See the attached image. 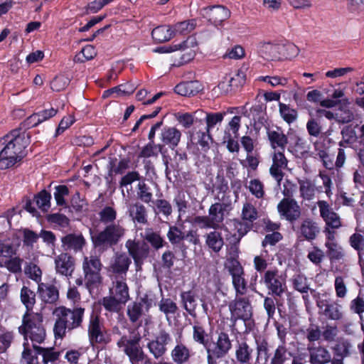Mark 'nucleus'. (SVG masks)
<instances>
[{
	"label": "nucleus",
	"instance_id": "nucleus-40",
	"mask_svg": "<svg viewBox=\"0 0 364 364\" xmlns=\"http://www.w3.org/2000/svg\"><path fill=\"white\" fill-rule=\"evenodd\" d=\"M181 299L185 310L191 315L195 314L197 302L194 294L191 291H183L181 294Z\"/></svg>",
	"mask_w": 364,
	"mask_h": 364
},
{
	"label": "nucleus",
	"instance_id": "nucleus-58",
	"mask_svg": "<svg viewBox=\"0 0 364 364\" xmlns=\"http://www.w3.org/2000/svg\"><path fill=\"white\" fill-rule=\"evenodd\" d=\"M51 195L46 191L40 192L36 197V203L39 208L48 211L50 207Z\"/></svg>",
	"mask_w": 364,
	"mask_h": 364
},
{
	"label": "nucleus",
	"instance_id": "nucleus-10",
	"mask_svg": "<svg viewBox=\"0 0 364 364\" xmlns=\"http://www.w3.org/2000/svg\"><path fill=\"white\" fill-rule=\"evenodd\" d=\"M264 283L274 295L281 296L284 291L285 279L276 268L267 270L263 277Z\"/></svg>",
	"mask_w": 364,
	"mask_h": 364
},
{
	"label": "nucleus",
	"instance_id": "nucleus-61",
	"mask_svg": "<svg viewBox=\"0 0 364 364\" xmlns=\"http://www.w3.org/2000/svg\"><path fill=\"white\" fill-rule=\"evenodd\" d=\"M161 146L156 145L154 144V141L147 144L143 149H141L139 156L143 158H149L151 156H157L159 152L161 151Z\"/></svg>",
	"mask_w": 364,
	"mask_h": 364
},
{
	"label": "nucleus",
	"instance_id": "nucleus-5",
	"mask_svg": "<svg viewBox=\"0 0 364 364\" xmlns=\"http://www.w3.org/2000/svg\"><path fill=\"white\" fill-rule=\"evenodd\" d=\"M225 267L231 276L235 296L245 295L247 292V282L245 278L244 268L240 262L235 258H229L227 259Z\"/></svg>",
	"mask_w": 364,
	"mask_h": 364
},
{
	"label": "nucleus",
	"instance_id": "nucleus-47",
	"mask_svg": "<svg viewBox=\"0 0 364 364\" xmlns=\"http://www.w3.org/2000/svg\"><path fill=\"white\" fill-rule=\"evenodd\" d=\"M144 238L156 250L164 246V240L163 238L159 234L154 232L151 228H146L145 230Z\"/></svg>",
	"mask_w": 364,
	"mask_h": 364
},
{
	"label": "nucleus",
	"instance_id": "nucleus-6",
	"mask_svg": "<svg viewBox=\"0 0 364 364\" xmlns=\"http://www.w3.org/2000/svg\"><path fill=\"white\" fill-rule=\"evenodd\" d=\"M88 338L92 346L107 345L111 341V336L100 321L99 316L92 312L88 324Z\"/></svg>",
	"mask_w": 364,
	"mask_h": 364
},
{
	"label": "nucleus",
	"instance_id": "nucleus-57",
	"mask_svg": "<svg viewBox=\"0 0 364 364\" xmlns=\"http://www.w3.org/2000/svg\"><path fill=\"white\" fill-rule=\"evenodd\" d=\"M247 188L257 198H262L264 196V185L259 179L250 180Z\"/></svg>",
	"mask_w": 364,
	"mask_h": 364
},
{
	"label": "nucleus",
	"instance_id": "nucleus-50",
	"mask_svg": "<svg viewBox=\"0 0 364 364\" xmlns=\"http://www.w3.org/2000/svg\"><path fill=\"white\" fill-rule=\"evenodd\" d=\"M137 196L141 201L146 203H149L152 200V193L144 181H139L137 185Z\"/></svg>",
	"mask_w": 364,
	"mask_h": 364
},
{
	"label": "nucleus",
	"instance_id": "nucleus-37",
	"mask_svg": "<svg viewBox=\"0 0 364 364\" xmlns=\"http://www.w3.org/2000/svg\"><path fill=\"white\" fill-rule=\"evenodd\" d=\"M205 243L215 252H218L224 244L221 234L217 231H213L206 235Z\"/></svg>",
	"mask_w": 364,
	"mask_h": 364
},
{
	"label": "nucleus",
	"instance_id": "nucleus-62",
	"mask_svg": "<svg viewBox=\"0 0 364 364\" xmlns=\"http://www.w3.org/2000/svg\"><path fill=\"white\" fill-rule=\"evenodd\" d=\"M34 349L37 353L43 355V361L46 363L57 360L59 356V353L53 351V348L38 346Z\"/></svg>",
	"mask_w": 364,
	"mask_h": 364
},
{
	"label": "nucleus",
	"instance_id": "nucleus-31",
	"mask_svg": "<svg viewBox=\"0 0 364 364\" xmlns=\"http://www.w3.org/2000/svg\"><path fill=\"white\" fill-rule=\"evenodd\" d=\"M202 90L198 81L183 82L175 87V92L182 96H193Z\"/></svg>",
	"mask_w": 364,
	"mask_h": 364
},
{
	"label": "nucleus",
	"instance_id": "nucleus-30",
	"mask_svg": "<svg viewBox=\"0 0 364 364\" xmlns=\"http://www.w3.org/2000/svg\"><path fill=\"white\" fill-rule=\"evenodd\" d=\"M267 136L270 141L272 147L276 150L277 148L284 151L287 144V138L286 135L279 128L268 129Z\"/></svg>",
	"mask_w": 364,
	"mask_h": 364
},
{
	"label": "nucleus",
	"instance_id": "nucleus-63",
	"mask_svg": "<svg viewBox=\"0 0 364 364\" xmlns=\"http://www.w3.org/2000/svg\"><path fill=\"white\" fill-rule=\"evenodd\" d=\"M70 83V78L65 75L57 76L50 83V87L54 91H61L64 90Z\"/></svg>",
	"mask_w": 364,
	"mask_h": 364
},
{
	"label": "nucleus",
	"instance_id": "nucleus-45",
	"mask_svg": "<svg viewBox=\"0 0 364 364\" xmlns=\"http://www.w3.org/2000/svg\"><path fill=\"white\" fill-rule=\"evenodd\" d=\"M293 287L301 293H307L310 289L307 278L303 274H295L291 279Z\"/></svg>",
	"mask_w": 364,
	"mask_h": 364
},
{
	"label": "nucleus",
	"instance_id": "nucleus-48",
	"mask_svg": "<svg viewBox=\"0 0 364 364\" xmlns=\"http://www.w3.org/2000/svg\"><path fill=\"white\" fill-rule=\"evenodd\" d=\"M279 107L280 115L286 122L291 124L296 119L298 114L296 109L282 102H279Z\"/></svg>",
	"mask_w": 364,
	"mask_h": 364
},
{
	"label": "nucleus",
	"instance_id": "nucleus-2",
	"mask_svg": "<svg viewBox=\"0 0 364 364\" xmlns=\"http://www.w3.org/2000/svg\"><path fill=\"white\" fill-rule=\"evenodd\" d=\"M85 309L76 307L68 309L65 306H59L55 309L53 314L56 320L53 327V332L56 338H63L66 331H72L81 326Z\"/></svg>",
	"mask_w": 364,
	"mask_h": 364
},
{
	"label": "nucleus",
	"instance_id": "nucleus-24",
	"mask_svg": "<svg viewBox=\"0 0 364 364\" xmlns=\"http://www.w3.org/2000/svg\"><path fill=\"white\" fill-rule=\"evenodd\" d=\"M309 362L311 364H326L331 360V354L325 347L313 345L309 347Z\"/></svg>",
	"mask_w": 364,
	"mask_h": 364
},
{
	"label": "nucleus",
	"instance_id": "nucleus-55",
	"mask_svg": "<svg viewBox=\"0 0 364 364\" xmlns=\"http://www.w3.org/2000/svg\"><path fill=\"white\" fill-rule=\"evenodd\" d=\"M288 355H290V353L287 351L284 345L282 344L279 346L275 350L274 356L271 360V364H284L288 359Z\"/></svg>",
	"mask_w": 364,
	"mask_h": 364
},
{
	"label": "nucleus",
	"instance_id": "nucleus-23",
	"mask_svg": "<svg viewBox=\"0 0 364 364\" xmlns=\"http://www.w3.org/2000/svg\"><path fill=\"white\" fill-rule=\"evenodd\" d=\"M43 321V316L41 313H35L33 311H26L22 317V324L18 327V331L21 333L38 326H42Z\"/></svg>",
	"mask_w": 364,
	"mask_h": 364
},
{
	"label": "nucleus",
	"instance_id": "nucleus-19",
	"mask_svg": "<svg viewBox=\"0 0 364 364\" xmlns=\"http://www.w3.org/2000/svg\"><path fill=\"white\" fill-rule=\"evenodd\" d=\"M171 341L169 334L162 331L154 340L148 343L147 348L155 358H159L166 353V346Z\"/></svg>",
	"mask_w": 364,
	"mask_h": 364
},
{
	"label": "nucleus",
	"instance_id": "nucleus-34",
	"mask_svg": "<svg viewBox=\"0 0 364 364\" xmlns=\"http://www.w3.org/2000/svg\"><path fill=\"white\" fill-rule=\"evenodd\" d=\"M252 348L246 342H240L235 348V358L239 363L247 364L252 358Z\"/></svg>",
	"mask_w": 364,
	"mask_h": 364
},
{
	"label": "nucleus",
	"instance_id": "nucleus-33",
	"mask_svg": "<svg viewBox=\"0 0 364 364\" xmlns=\"http://www.w3.org/2000/svg\"><path fill=\"white\" fill-rule=\"evenodd\" d=\"M21 334L24 336L26 340L29 338L31 341L33 348L38 347L37 344L42 343L46 336L43 326H38L37 328H32V330L27 331Z\"/></svg>",
	"mask_w": 364,
	"mask_h": 364
},
{
	"label": "nucleus",
	"instance_id": "nucleus-3",
	"mask_svg": "<svg viewBox=\"0 0 364 364\" xmlns=\"http://www.w3.org/2000/svg\"><path fill=\"white\" fill-rule=\"evenodd\" d=\"M125 228L119 223L107 225L102 230L92 236V241L95 248L105 251L116 245L124 236Z\"/></svg>",
	"mask_w": 364,
	"mask_h": 364
},
{
	"label": "nucleus",
	"instance_id": "nucleus-22",
	"mask_svg": "<svg viewBox=\"0 0 364 364\" xmlns=\"http://www.w3.org/2000/svg\"><path fill=\"white\" fill-rule=\"evenodd\" d=\"M130 264L131 259L125 253H117L110 261L108 271L117 274H126Z\"/></svg>",
	"mask_w": 364,
	"mask_h": 364
},
{
	"label": "nucleus",
	"instance_id": "nucleus-29",
	"mask_svg": "<svg viewBox=\"0 0 364 364\" xmlns=\"http://www.w3.org/2000/svg\"><path fill=\"white\" fill-rule=\"evenodd\" d=\"M128 213L134 223L145 225L147 223V211L144 205L139 202L129 203Z\"/></svg>",
	"mask_w": 364,
	"mask_h": 364
},
{
	"label": "nucleus",
	"instance_id": "nucleus-49",
	"mask_svg": "<svg viewBox=\"0 0 364 364\" xmlns=\"http://www.w3.org/2000/svg\"><path fill=\"white\" fill-rule=\"evenodd\" d=\"M139 179L140 175L137 171H129L121 178V181H119V186L122 188H126L127 191L129 193L132 188L129 189L128 186L132 185V183L135 181H139ZM122 195L124 196V189H122Z\"/></svg>",
	"mask_w": 364,
	"mask_h": 364
},
{
	"label": "nucleus",
	"instance_id": "nucleus-16",
	"mask_svg": "<svg viewBox=\"0 0 364 364\" xmlns=\"http://www.w3.org/2000/svg\"><path fill=\"white\" fill-rule=\"evenodd\" d=\"M287 163L288 161L284 154V151L281 149L278 151L274 150L272 156V165L269 168V173L279 185L284 176L282 170L287 166Z\"/></svg>",
	"mask_w": 364,
	"mask_h": 364
},
{
	"label": "nucleus",
	"instance_id": "nucleus-59",
	"mask_svg": "<svg viewBox=\"0 0 364 364\" xmlns=\"http://www.w3.org/2000/svg\"><path fill=\"white\" fill-rule=\"evenodd\" d=\"M124 304L120 301L117 298L110 294L109 296L105 297L102 299V304L109 311H118L120 305Z\"/></svg>",
	"mask_w": 364,
	"mask_h": 364
},
{
	"label": "nucleus",
	"instance_id": "nucleus-15",
	"mask_svg": "<svg viewBox=\"0 0 364 364\" xmlns=\"http://www.w3.org/2000/svg\"><path fill=\"white\" fill-rule=\"evenodd\" d=\"M201 14L215 26L220 25L230 16V11L223 6L203 8Z\"/></svg>",
	"mask_w": 364,
	"mask_h": 364
},
{
	"label": "nucleus",
	"instance_id": "nucleus-8",
	"mask_svg": "<svg viewBox=\"0 0 364 364\" xmlns=\"http://www.w3.org/2000/svg\"><path fill=\"white\" fill-rule=\"evenodd\" d=\"M140 338L134 336L132 338H127L122 336L117 342L119 348H124V351L129 358L132 364H138L146 358L142 349L139 346Z\"/></svg>",
	"mask_w": 364,
	"mask_h": 364
},
{
	"label": "nucleus",
	"instance_id": "nucleus-25",
	"mask_svg": "<svg viewBox=\"0 0 364 364\" xmlns=\"http://www.w3.org/2000/svg\"><path fill=\"white\" fill-rule=\"evenodd\" d=\"M109 293L120 301L126 303L128 301L129 298V289L124 277L116 276L114 277L112 287L109 289Z\"/></svg>",
	"mask_w": 364,
	"mask_h": 364
},
{
	"label": "nucleus",
	"instance_id": "nucleus-64",
	"mask_svg": "<svg viewBox=\"0 0 364 364\" xmlns=\"http://www.w3.org/2000/svg\"><path fill=\"white\" fill-rule=\"evenodd\" d=\"M69 194V189L66 186L61 185L55 188L54 198L58 205L66 204L65 198Z\"/></svg>",
	"mask_w": 364,
	"mask_h": 364
},
{
	"label": "nucleus",
	"instance_id": "nucleus-52",
	"mask_svg": "<svg viewBox=\"0 0 364 364\" xmlns=\"http://www.w3.org/2000/svg\"><path fill=\"white\" fill-rule=\"evenodd\" d=\"M159 310L163 312L168 318V315L174 314L177 309V305L171 299H162L159 304Z\"/></svg>",
	"mask_w": 364,
	"mask_h": 364
},
{
	"label": "nucleus",
	"instance_id": "nucleus-35",
	"mask_svg": "<svg viewBox=\"0 0 364 364\" xmlns=\"http://www.w3.org/2000/svg\"><path fill=\"white\" fill-rule=\"evenodd\" d=\"M171 358L176 364H183L186 363L191 356L189 349L183 344H178L171 351Z\"/></svg>",
	"mask_w": 364,
	"mask_h": 364
},
{
	"label": "nucleus",
	"instance_id": "nucleus-44",
	"mask_svg": "<svg viewBox=\"0 0 364 364\" xmlns=\"http://www.w3.org/2000/svg\"><path fill=\"white\" fill-rule=\"evenodd\" d=\"M129 161L125 159L117 161V159H111L108 165V174H122L129 168Z\"/></svg>",
	"mask_w": 364,
	"mask_h": 364
},
{
	"label": "nucleus",
	"instance_id": "nucleus-9",
	"mask_svg": "<svg viewBox=\"0 0 364 364\" xmlns=\"http://www.w3.org/2000/svg\"><path fill=\"white\" fill-rule=\"evenodd\" d=\"M196 43L193 38H188L182 43L173 44L168 46L159 47L154 50V52L159 53H171L180 50L183 53L181 58L184 62H188L192 60L196 55Z\"/></svg>",
	"mask_w": 364,
	"mask_h": 364
},
{
	"label": "nucleus",
	"instance_id": "nucleus-43",
	"mask_svg": "<svg viewBox=\"0 0 364 364\" xmlns=\"http://www.w3.org/2000/svg\"><path fill=\"white\" fill-rule=\"evenodd\" d=\"M194 20L185 21L176 23L172 28L173 36L178 35H186L191 33L195 28Z\"/></svg>",
	"mask_w": 364,
	"mask_h": 364
},
{
	"label": "nucleus",
	"instance_id": "nucleus-42",
	"mask_svg": "<svg viewBox=\"0 0 364 364\" xmlns=\"http://www.w3.org/2000/svg\"><path fill=\"white\" fill-rule=\"evenodd\" d=\"M14 339L13 331L0 327V354L5 353Z\"/></svg>",
	"mask_w": 364,
	"mask_h": 364
},
{
	"label": "nucleus",
	"instance_id": "nucleus-4",
	"mask_svg": "<svg viewBox=\"0 0 364 364\" xmlns=\"http://www.w3.org/2000/svg\"><path fill=\"white\" fill-rule=\"evenodd\" d=\"M87 287L90 290L97 288L102 283L100 272L102 264L97 256L85 257L82 264Z\"/></svg>",
	"mask_w": 364,
	"mask_h": 364
},
{
	"label": "nucleus",
	"instance_id": "nucleus-60",
	"mask_svg": "<svg viewBox=\"0 0 364 364\" xmlns=\"http://www.w3.org/2000/svg\"><path fill=\"white\" fill-rule=\"evenodd\" d=\"M258 217V213L253 205L245 203L242 210V218L244 220L253 222Z\"/></svg>",
	"mask_w": 364,
	"mask_h": 364
},
{
	"label": "nucleus",
	"instance_id": "nucleus-39",
	"mask_svg": "<svg viewBox=\"0 0 364 364\" xmlns=\"http://www.w3.org/2000/svg\"><path fill=\"white\" fill-rule=\"evenodd\" d=\"M153 38L162 43L169 41L173 36L171 27L169 26H161L155 28L151 33Z\"/></svg>",
	"mask_w": 364,
	"mask_h": 364
},
{
	"label": "nucleus",
	"instance_id": "nucleus-7",
	"mask_svg": "<svg viewBox=\"0 0 364 364\" xmlns=\"http://www.w3.org/2000/svg\"><path fill=\"white\" fill-rule=\"evenodd\" d=\"M232 348V343L226 333H219L213 346L206 347L208 364H216L215 359L223 358Z\"/></svg>",
	"mask_w": 364,
	"mask_h": 364
},
{
	"label": "nucleus",
	"instance_id": "nucleus-46",
	"mask_svg": "<svg viewBox=\"0 0 364 364\" xmlns=\"http://www.w3.org/2000/svg\"><path fill=\"white\" fill-rule=\"evenodd\" d=\"M22 263L21 258L14 255L3 261L0 266L6 267L10 272L18 273L21 272Z\"/></svg>",
	"mask_w": 364,
	"mask_h": 364
},
{
	"label": "nucleus",
	"instance_id": "nucleus-54",
	"mask_svg": "<svg viewBox=\"0 0 364 364\" xmlns=\"http://www.w3.org/2000/svg\"><path fill=\"white\" fill-rule=\"evenodd\" d=\"M325 246L330 259H340L343 257V248L337 242H325Z\"/></svg>",
	"mask_w": 364,
	"mask_h": 364
},
{
	"label": "nucleus",
	"instance_id": "nucleus-11",
	"mask_svg": "<svg viewBox=\"0 0 364 364\" xmlns=\"http://www.w3.org/2000/svg\"><path fill=\"white\" fill-rule=\"evenodd\" d=\"M277 210L280 218L289 222L296 221L301 216V208L293 198H283L277 205Z\"/></svg>",
	"mask_w": 364,
	"mask_h": 364
},
{
	"label": "nucleus",
	"instance_id": "nucleus-56",
	"mask_svg": "<svg viewBox=\"0 0 364 364\" xmlns=\"http://www.w3.org/2000/svg\"><path fill=\"white\" fill-rule=\"evenodd\" d=\"M353 346L346 340H342L336 346L334 350L336 356L344 358L350 354Z\"/></svg>",
	"mask_w": 364,
	"mask_h": 364
},
{
	"label": "nucleus",
	"instance_id": "nucleus-27",
	"mask_svg": "<svg viewBox=\"0 0 364 364\" xmlns=\"http://www.w3.org/2000/svg\"><path fill=\"white\" fill-rule=\"evenodd\" d=\"M181 137V132L175 127H164L161 132L160 138L164 145L170 149H175Z\"/></svg>",
	"mask_w": 364,
	"mask_h": 364
},
{
	"label": "nucleus",
	"instance_id": "nucleus-51",
	"mask_svg": "<svg viewBox=\"0 0 364 364\" xmlns=\"http://www.w3.org/2000/svg\"><path fill=\"white\" fill-rule=\"evenodd\" d=\"M100 220L104 224L112 223L117 218L116 210L110 207L106 206L103 208L98 213Z\"/></svg>",
	"mask_w": 364,
	"mask_h": 364
},
{
	"label": "nucleus",
	"instance_id": "nucleus-18",
	"mask_svg": "<svg viewBox=\"0 0 364 364\" xmlns=\"http://www.w3.org/2000/svg\"><path fill=\"white\" fill-rule=\"evenodd\" d=\"M323 296L324 299L319 297L316 301L319 309L322 311L325 316L330 319H340L342 317L341 306L336 302L330 301L326 295H323Z\"/></svg>",
	"mask_w": 364,
	"mask_h": 364
},
{
	"label": "nucleus",
	"instance_id": "nucleus-17",
	"mask_svg": "<svg viewBox=\"0 0 364 364\" xmlns=\"http://www.w3.org/2000/svg\"><path fill=\"white\" fill-rule=\"evenodd\" d=\"M317 205L321 217L326 223V228H338L341 226L339 216L333 210L328 202L318 200Z\"/></svg>",
	"mask_w": 364,
	"mask_h": 364
},
{
	"label": "nucleus",
	"instance_id": "nucleus-38",
	"mask_svg": "<svg viewBox=\"0 0 364 364\" xmlns=\"http://www.w3.org/2000/svg\"><path fill=\"white\" fill-rule=\"evenodd\" d=\"M300 230L301 235L309 240H314L319 232L316 223L310 220H304Z\"/></svg>",
	"mask_w": 364,
	"mask_h": 364
},
{
	"label": "nucleus",
	"instance_id": "nucleus-28",
	"mask_svg": "<svg viewBox=\"0 0 364 364\" xmlns=\"http://www.w3.org/2000/svg\"><path fill=\"white\" fill-rule=\"evenodd\" d=\"M38 293L40 299L45 303L54 304L59 298L58 289L53 285L39 283Z\"/></svg>",
	"mask_w": 364,
	"mask_h": 364
},
{
	"label": "nucleus",
	"instance_id": "nucleus-36",
	"mask_svg": "<svg viewBox=\"0 0 364 364\" xmlns=\"http://www.w3.org/2000/svg\"><path fill=\"white\" fill-rule=\"evenodd\" d=\"M224 204L220 203L213 204L208 210V217L216 228L219 227L224 219Z\"/></svg>",
	"mask_w": 364,
	"mask_h": 364
},
{
	"label": "nucleus",
	"instance_id": "nucleus-53",
	"mask_svg": "<svg viewBox=\"0 0 364 364\" xmlns=\"http://www.w3.org/2000/svg\"><path fill=\"white\" fill-rule=\"evenodd\" d=\"M350 247L360 255L364 250V236L360 232H355L348 240Z\"/></svg>",
	"mask_w": 364,
	"mask_h": 364
},
{
	"label": "nucleus",
	"instance_id": "nucleus-41",
	"mask_svg": "<svg viewBox=\"0 0 364 364\" xmlns=\"http://www.w3.org/2000/svg\"><path fill=\"white\" fill-rule=\"evenodd\" d=\"M21 301L26 311H32L36 304V294L28 287L23 286L21 290Z\"/></svg>",
	"mask_w": 364,
	"mask_h": 364
},
{
	"label": "nucleus",
	"instance_id": "nucleus-26",
	"mask_svg": "<svg viewBox=\"0 0 364 364\" xmlns=\"http://www.w3.org/2000/svg\"><path fill=\"white\" fill-rule=\"evenodd\" d=\"M63 247L65 250L80 251L85 244V240L81 233H70L61 238Z\"/></svg>",
	"mask_w": 364,
	"mask_h": 364
},
{
	"label": "nucleus",
	"instance_id": "nucleus-21",
	"mask_svg": "<svg viewBox=\"0 0 364 364\" xmlns=\"http://www.w3.org/2000/svg\"><path fill=\"white\" fill-rule=\"evenodd\" d=\"M74 259L67 253H60L55 258L57 273L66 277L71 276L74 270Z\"/></svg>",
	"mask_w": 364,
	"mask_h": 364
},
{
	"label": "nucleus",
	"instance_id": "nucleus-20",
	"mask_svg": "<svg viewBox=\"0 0 364 364\" xmlns=\"http://www.w3.org/2000/svg\"><path fill=\"white\" fill-rule=\"evenodd\" d=\"M284 48L282 45L271 43H260L258 46V53L262 58L267 60H279L282 58Z\"/></svg>",
	"mask_w": 364,
	"mask_h": 364
},
{
	"label": "nucleus",
	"instance_id": "nucleus-14",
	"mask_svg": "<svg viewBox=\"0 0 364 364\" xmlns=\"http://www.w3.org/2000/svg\"><path fill=\"white\" fill-rule=\"evenodd\" d=\"M149 309V306L145 302H134L128 305L127 314L132 323L140 325L143 320L147 323Z\"/></svg>",
	"mask_w": 364,
	"mask_h": 364
},
{
	"label": "nucleus",
	"instance_id": "nucleus-32",
	"mask_svg": "<svg viewBox=\"0 0 364 364\" xmlns=\"http://www.w3.org/2000/svg\"><path fill=\"white\" fill-rule=\"evenodd\" d=\"M299 184L300 196L304 200H312L317 191L315 183L309 179H299Z\"/></svg>",
	"mask_w": 364,
	"mask_h": 364
},
{
	"label": "nucleus",
	"instance_id": "nucleus-1",
	"mask_svg": "<svg viewBox=\"0 0 364 364\" xmlns=\"http://www.w3.org/2000/svg\"><path fill=\"white\" fill-rule=\"evenodd\" d=\"M1 141L4 147L0 152V169H6L24 156V150L30 143V135L21 129H14Z\"/></svg>",
	"mask_w": 364,
	"mask_h": 364
},
{
	"label": "nucleus",
	"instance_id": "nucleus-13",
	"mask_svg": "<svg viewBox=\"0 0 364 364\" xmlns=\"http://www.w3.org/2000/svg\"><path fill=\"white\" fill-rule=\"evenodd\" d=\"M125 247L129 255L133 258L137 267L141 265L144 260L149 255V248L148 245L144 242L128 240L126 242Z\"/></svg>",
	"mask_w": 364,
	"mask_h": 364
},
{
	"label": "nucleus",
	"instance_id": "nucleus-12",
	"mask_svg": "<svg viewBox=\"0 0 364 364\" xmlns=\"http://www.w3.org/2000/svg\"><path fill=\"white\" fill-rule=\"evenodd\" d=\"M231 316L234 319L248 320L252 316V307L246 297H236L229 305Z\"/></svg>",
	"mask_w": 364,
	"mask_h": 364
}]
</instances>
